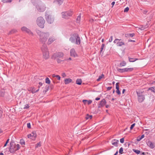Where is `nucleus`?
Returning a JSON list of instances; mask_svg holds the SVG:
<instances>
[{
    "label": "nucleus",
    "mask_w": 155,
    "mask_h": 155,
    "mask_svg": "<svg viewBox=\"0 0 155 155\" xmlns=\"http://www.w3.org/2000/svg\"><path fill=\"white\" fill-rule=\"evenodd\" d=\"M31 1L38 12H42L45 10L46 7L45 5L39 0H31Z\"/></svg>",
    "instance_id": "obj_1"
},
{
    "label": "nucleus",
    "mask_w": 155,
    "mask_h": 155,
    "mask_svg": "<svg viewBox=\"0 0 155 155\" xmlns=\"http://www.w3.org/2000/svg\"><path fill=\"white\" fill-rule=\"evenodd\" d=\"M36 32L39 36V40L41 42L45 43L47 41L49 36V32L41 31L39 30H37Z\"/></svg>",
    "instance_id": "obj_2"
},
{
    "label": "nucleus",
    "mask_w": 155,
    "mask_h": 155,
    "mask_svg": "<svg viewBox=\"0 0 155 155\" xmlns=\"http://www.w3.org/2000/svg\"><path fill=\"white\" fill-rule=\"evenodd\" d=\"M70 41L72 43L77 45H79L81 43L80 38L76 34L71 35L70 38Z\"/></svg>",
    "instance_id": "obj_3"
},
{
    "label": "nucleus",
    "mask_w": 155,
    "mask_h": 155,
    "mask_svg": "<svg viewBox=\"0 0 155 155\" xmlns=\"http://www.w3.org/2000/svg\"><path fill=\"white\" fill-rule=\"evenodd\" d=\"M41 50L43 58L45 59H48L49 58V53L47 46L46 45H43L41 48Z\"/></svg>",
    "instance_id": "obj_4"
},
{
    "label": "nucleus",
    "mask_w": 155,
    "mask_h": 155,
    "mask_svg": "<svg viewBox=\"0 0 155 155\" xmlns=\"http://www.w3.org/2000/svg\"><path fill=\"white\" fill-rule=\"evenodd\" d=\"M10 145L9 150L11 153L14 152L20 148V145L19 144L16 145L13 142H12L10 143Z\"/></svg>",
    "instance_id": "obj_5"
},
{
    "label": "nucleus",
    "mask_w": 155,
    "mask_h": 155,
    "mask_svg": "<svg viewBox=\"0 0 155 155\" xmlns=\"http://www.w3.org/2000/svg\"><path fill=\"white\" fill-rule=\"evenodd\" d=\"M36 22L37 25L40 28H43L44 27L45 21L42 17H38L37 19Z\"/></svg>",
    "instance_id": "obj_6"
},
{
    "label": "nucleus",
    "mask_w": 155,
    "mask_h": 155,
    "mask_svg": "<svg viewBox=\"0 0 155 155\" xmlns=\"http://www.w3.org/2000/svg\"><path fill=\"white\" fill-rule=\"evenodd\" d=\"M73 13V11L71 10H70L66 12H63L61 13V15L63 18L67 19L69 17L71 16Z\"/></svg>",
    "instance_id": "obj_7"
},
{
    "label": "nucleus",
    "mask_w": 155,
    "mask_h": 155,
    "mask_svg": "<svg viewBox=\"0 0 155 155\" xmlns=\"http://www.w3.org/2000/svg\"><path fill=\"white\" fill-rule=\"evenodd\" d=\"M45 17L46 20L48 23L51 24L54 22V18L51 15L46 13L45 15Z\"/></svg>",
    "instance_id": "obj_8"
},
{
    "label": "nucleus",
    "mask_w": 155,
    "mask_h": 155,
    "mask_svg": "<svg viewBox=\"0 0 155 155\" xmlns=\"http://www.w3.org/2000/svg\"><path fill=\"white\" fill-rule=\"evenodd\" d=\"M137 93L138 96V101L140 102H143L145 99L144 96L141 93L137 92Z\"/></svg>",
    "instance_id": "obj_9"
},
{
    "label": "nucleus",
    "mask_w": 155,
    "mask_h": 155,
    "mask_svg": "<svg viewBox=\"0 0 155 155\" xmlns=\"http://www.w3.org/2000/svg\"><path fill=\"white\" fill-rule=\"evenodd\" d=\"M114 43H116L118 46H121L124 45V43L120 39H116L114 41Z\"/></svg>",
    "instance_id": "obj_10"
},
{
    "label": "nucleus",
    "mask_w": 155,
    "mask_h": 155,
    "mask_svg": "<svg viewBox=\"0 0 155 155\" xmlns=\"http://www.w3.org/2000/svg\"><path fill=\"white\" fill-rule=\"evenodd\" d=\"M37 134L36 132L34 131L32 132L31 134L28 135V138L33 140H35Z\"/></svg>",
    "instance_id": "obj_11"
},
{
    "label": "nucleus",
    "mask_w": 155,
    "mask_h": 155,
    "mask_svg": "<svg viewBox=\"0 0 155 155\" xmlns=\"http://www.w3.org/2000/svg\"><path fill=\"white\" fill-rule=\"evenodd\" d=\"M21 30L22 31L26 32L30 35H33V33L31 31H30V30L25 27H22L21 28Z\"/></svg>",
    "instance_id": "obj_12"
},
{
    "label": "nucleus",
    "mask_w": 155,
    "mask_h": 155,
    "mask_svg": "<svg viewBox=\"0 0 155 155\" xmlns=\"http://www.w3.org/2000/svg\"><path fill=\"white\" fill-rule=\"evenodd\" d=\"M64 54L63 53L61 52H58L56 54H55L54 55L55 57H58L59 58H62L64 56Z\"/></svg>",
    "instance_id": "obj_13"
},
{
    "label": "nucleus",
    "mask_w": 155,
    "mask_h": 155,
    "mask_svg": "<svg viewBox=\"0 0 155 155\" xmlns=\"http://www.w3.org/2000/svg\"><path fill=\"white\" fill-rule=\"evenodd\" d=\"M55 40V38L53 36L50 37L48 39L47 43L48 44H50Z\"/></svg>",
    "instance_id": "obj_14"
},
{
    "label": "nucleus",
    "mask_w": 155,
    "mask_h": 155,
    "mask_svg": "<svg viewBox=\"0 0 155 155\" xmlns=\"http://www.w3.org/2000/svg\"><path fill=\"white\" fill-rule=\"evenodd\" d=\"M147 144L150 148H153L155 147V145L153 143L150 141H149L147 142Z\"/></svg>",
    "instance_id": "obj_15"
},
{
    "label": "nucleus",
    "mask_w": 155,
    "mask_h": 155,
    "mask_svg": "<svg viewBox=\"0 0 155 155\" xmlns=\"http://www.w3.org/2000/svg\"><path fill=\"white\" fill-rule=\"evenodd\" d=\"M71 55L72 56L76 57L77 56V54L74 49H72L70 51Z\"/></svg>",
    "instance_id": "obj_16"
},
{
    "label": "nucleus",
    "mask_w": 155,
    "mask_h": 155,
    "mask_svg": "<svg viewBox=\"0 0 155 155\" xmlns=\"http://www.w3.org/2000/svg\"><path fill=\"white\" fill-rule=\"evenodd\" d=\"M106 104V101L104 99L102 100L100 102L98 107H103Z\"/></svg>",
    "instance_id": "obj_17"
},
{
    "label": "nucleus",
    "mask_w": 155,
    "mask_h": 155,
    "mask_svg": "<svg viewBox=\"0 0 155 155\" xmlns=\"http://www.w3.org/2000/svg\"><path fill=\"white\" fill-rule=\"evenodd\" d=\"M119 142L118 140L116 139L113 140L111 141V143L112 145L115 147H117L118 146V143Z\"/></svg>",
    "instance_id": "obj_18"
},
{
    "label": "nucleus",
    "mask_w": 155,
    "mask_h": 155,
    "mask_svg": "<svg viewBox=\"0 0 155 155\" xmlns=\"http://www.w3.org/2000/svg\"><path fill=\"white\" fill-rule=\"evenodd\" d=\"M83 102L84 104H87L89 105L91 104L92 102V101L91 100H84L82 101Z\"/></svg>",
    "instance_id": "obj_19"
},
{
    "label": "nucleus",
    "mask_w": 155,
    "mask_h": 155,
    "mask_svg": "<svg viewBox=\"0 0 155 155\" xmlns=\"http://www.w3.org/2000/svg\"><path fill=\"white\" fill-rule=\"evenodd\" d=\"M119 83H117L116 84V89H117L116 91V92L118 94H120V91L119 90Z\"/></svg>",
    "instance_id": "obj_20"
},
{
    "label": "nucleus",
    "mask_w": 155,
    "mask_h": 155,
    "mask_svg": "<svg viewBox=\"0 0 155 155\" xmlns=\"http://www.w3.org/2000/svg\"><path fill=\"white\" fill-rule=\"evenodd\" d=\"M63 0H54V2L56 4L58 5H60L63 2Z\"/></svg>",
    "instance_id": "obj_21"
},
{
    "label": "nucleus",
    "mask_w": 155,
    "mask_h": 155,
    "mask_svg": "<svg viewBox=\"0 0 155 155\" xmlns=\"http://www.w3.org/2000/svg\"><path fill=\"white\" fill-rule=\"evenodd\" d=\"M65 84H68L72 81V80L70 78H68L65 79L64 80Z\"/></svg>",
    "instance_id": "obj_22"
},
{
    "label": "nucleus",
    "mask_w": 155,
    "mask_h": 155,
    "mask_svg": "<svg viewBox=\"0 0 155 155\" xmlns=\"http://www.w3.org/2000/svg\"><path fill=\"white\" fill-rule=\"evenodd\" d=\"M31 92L33 94H34L35 92H38L39 90V89H38L36 91L34 87H31Z\"/></svg>",
    "instance_id": "obj_23"
},
{
    "label": "nucleus",
    "mask_w": 155,
    "mask_h": 155,
    "mask_svg": "<svg viewBox=\"0 0 155 155\" xmlns=\"http://www.w3.org/2000/svg\"><path fill=\"white\" fill-rule=\"evenodd\" d=\"M126 71L127 72H129L132 71L134 68H126Z\"/></svg>",
    "instance_id": "obj_24"
},
{
    "label": "nucleus",
    "mask_w": 155,
    "mask_h": 155,
    "mask_svg": "<svg viewBox=\"0 0 155 155\" xmlns=\"http://www.w3.org/2000/svg\"><path fill=\"white\" fill-rule=\"evenodd\" d=\"M82 83L81 80L80 79H77L76 81V83L78 85H81Z\"/></svg>",
    "instance_id": "obj_25"
},
{
    "label": "nucleus",
    "mask_w": 155,
    "mask_h": 155,
    "mask_svg": "<svg viewBox=\"0 0 155 155\" xmlns=\"http://www.w3.org/2000/svg\"><path fill=\"white\" fill-rule=\"evenodd\" d=\"M81 18V15H79L77 18L76 19V22L77 23H79L80 22V20Z\"/></svg>",
    "instance_id": "obj_26"
},
{
    "label": "nucleus",
    "mask_w": 155,
    "mask_h": 155,
    "mask_svg": "<svg viewBox=\"0 0 155 155\" xmlns=\"http://www.w3.org/2000/svg\"><path fill=\"white\" fill-rule=\"evenodd\" d=\"M52 77L54 78H57V79L59 80H60L61 77L59 75H55V74H53L52 75Z\"/></svg>",
    "instance_id": "obj_27"
},
{
    "label": "nucleus",
    "mask_w": 155,
    "mask_h": 155,
    "mask_svg": "<svg viewBox=\"0 0 155 155\" xmlns=\"http://www.w3.org/2000/svg\"><path fill=\"white\" fill-rule=\"evenodd\" d=\"M129 61L130 62H133L135 61L136 60H137V58L134 59V58H129Z\"/></svg>",
    "instance_id": "obj_28"
},
{
    "label": "nucleus",
    "mask_w": 155,
    "mask_h": 155,
    "mask_svg": "<svg viewBox=\"0 0 155 155\" xmlns=\"http://www.w3.org/2000/svg\"><path fill=\"white\" fill-rule=\"evenodd\" d=\"M20 143L22 145H25V141L23 139H21L20 140Z\"/></svg>",
    "instance_id": "obj_29"
},
{
    "label": "nucleus",
    "mask_w": 155,
    "mask_h": 155,
    "mask_svg": "<svg viewBox=\"0 0 155 155\" xmlns=\"http://www.w3.org/2000/svg\"><path fill=\"white\" fill-rule=\"evenodd\" d=\"M104 77V75L103 74H102L101 76H99L97 80V81H100L101 79Z\"/></svg>",
    "instance_id": "obj_30"
},
{
    "label": "nucleus",
    "mask_w": 155,
    "mask_h": 155,
    "mask_svg": "<svg viewBox=\"0 0 155 155\" xmlns=\"http://www.w3.org/2000/svg\"><path fill=\"white\" fill-rule=\"evenodd\" d=\"M133 151L137 154H139L140 153V151L138 150H136L134 149H133Z\"/></svg>",
    "instance_id": "obj_31"
},
{
    "label": "nucleus",
    "mask_w": 155,
    "mask_h": 155,
    "mask_svg": "<svg viewBox=\"0 0 155 155\" xmlns=\"http://www.w3.org/2000/svg\"><path fill=\"white\" fill-rule=\"evenodd\" d=\"M45 83L48 84L50 83V81L48 78H47L45 79Z\"/></svg>",
    "instance_id": "obj_32"
},
{
    "label": "nucleus",
    "mask_w": 155,
    "mask_h": 155,
    "mask_svg": "<svg viewBox=\"0 0 155 155\" xmlns=\"http://www.w3.org/2000/svg\"><path fill=\"white\" fill-rule=\"evenodd\" d=\"M92 115H89L87 114L86 117L85 118L87 120L91 119L92 118Z\"/></svg>",
    "instance_id": "obj_33"
},
{
    "label": "nucleus",
    "mask_w": 155,
    "mask_h": 155,
    "mask_svg": "<svg viewBox=\"0 0 155 155\" xmlns=\"http://www.w3.org/2000/svg\"><path fill=\"white\" fill-rule=\"evenodd\" d=\"M144 137V135H142L140 137H139L138 138L137 140V141H140Z\"/></svg>",
    "instance_id": "obj_34"
},
{
    "label": "nucleus",
    "mask_w": 155,
    "mask_h": 155,
    "mask_svg": "<svg viewBox=\"0 0 155 155\" xmlns=\"http://www.w3.org/2000/svg\"><path fill=\"white\" fill-rule=\"evenodd\" d=\"M118 71L119 72H126L125 68H123V69H118Z\"/></svg>",
    "instance_id": "obj_35"
},
{
    "label": "nucleus",
    "mask_w": 155,
    "mask_h": 155,
    "mask_svg": "<svg viewBox=\"0 0 155 155\" xmlns=\"http://www.w3.org/2000/svg\"><path fill=\"white\" fill-rule=\"evenodd\" d=\"M126 63L125 61H123L122 62L120 63V65L121 66H125L126 65Z\"/></svg>",
    "instance_id": "obj_36"
},
{
    "label": "nucleus",
    "mask_w": 155,
    "mask_h": 155,
    "mask_svg": "<svg viewBox=\"0 0 155 155\" xmlns=\"http://www.w3.org/2000/svg\"><path fill=\"white\" fill-rule=\"evenodd\" d=\"M149 90H151L153 92H155V87H152L149 88Z\"/></svg>",
    "instance_id": "obj_37"
},
{
    "label": "nucleus",
    "mask_w": 155,
    "mask_h": 155,
    "mask_svg": "<svg viewBox=\"0 0 155 155\" xmlns=\"http://www.w3.org/2000/svg\"><path fill=\"white\" fill-rule=\"evenodd\" d=\"M134 34H129L125 35V36L127 37V36H129L131 37H133L134 36Z\"/></svg>",
    "instance_id": "obj_38"
},
{
    "label": "nucleus",
    "mask_w": 155,
    "mask_h": 155,
    "mask_svg": "<svg viewBox=\"0 0 155 155\" xmlns=\"http://www.w3.org/2000/svg\"><path fill=\"white\" fill-rule=\"evenodd\" d=\"M41 146V143H40V142H39V143H38L35 145V148H37L38 147H39Z\"/></svg>",
    "instance_id": "obj_39"
},
{
    "label": "nucleus",
    "mask_w": 155,
    "mask_h": 155,
    "mask_svg": "<svg viewBox=\"0 0 155 155\" xmlns=\"http://www.w3.org/2000/svg\"><path fill=\"white\" fill-rule=\"evenodd\" d=\"M4 93L3 91H2L0 90V96H3L4 95Z\"/></svg>",
    "instance_id": "obj_40"
},
{
    "label": "nucleus",
    "mask_w": 155,
    "mask_h": 155,
    "mask_svg": "<svg viewBox=\"0 0 155 155\" xmlns=\"http://www.w3.org/2000/svg\"><path fill=\"white\" fill-rule=\"evenodd\" d=\"M123 148L122 147H121L119 150V153L120 154H122L123 153Z\"/></svg>",
    "instance_id": "obj_41"
},
{
    "label": "nucleus",
    "mask_w": 155,
    "mask_h": 155,
    "mask_svg": "<svg viewBox=\"0 0 155 155\" xmlns=\"http://www.w3.org/2000/svg\"><path fill=\"white\" fill-rule=\"evenodd\" d=\"M57 61L58 63H60L61 62L63 61L64 60H62L59 59V58H58L57 59Z\"/></svg>",
    "instance_id": "obj_42"
},
{
    "label": "nucleus",
    "mask_w": 155,
    "mask_h": 155,
    "mask_svg": "<svg viewBox=\"0 0 155 155\" xmlns=\"http://www.w3.org/2000/svg\"><path fill=\"white\" fill-rule=\"evenodd\" d=\"M3 2L4 3L10 2H11L10 0H3Z\"/></svg>",
    "instance_id": "obj_43"
},
{
    "label": "nucleus",
    "mask_w": 155,
    "mask_h": 155,
    "mask_svg": "<svg viewBox=\"0 0 155 155\" xmlns=\"http://www.w3.org/2000/svg\"><path fill=\"white\" fill-rule=\"evenodd\" d=\"M145 28H145V27H144L143 26H142L139 28V29L141 30H144Z\"/></svg>",
    "instance_id": "obj_44"
},
{
    "label": "nucleus",
    "mask_w": 155,
    "mask_h": 155,
    "mask_svg": "<svg viewBox=\"0 0 155 155\" xmlns=\"http://www.w3.org/2000/svg\"><path fill=\"white\" fill-rule=\"evenodd\" d=\"M129 10V8L128 7H127L125 8L124 10V12H127Z\"/></svg>",
    "instance_id": "obj_45"
},
{
    "label": "nucleus",
    "mask_w": 155,
    "mask_h": 155,
    "mask_svg": "<svg viewBox=\"0 0 155 155\" xmlns=\"http://www.w3.org/2000/svg\"><path fill=\"white\" fill-rule=\"evenodd\" d=\"M104 44H103L102 45V46L101 47V52H102L104 47Z\"/></svg>",
    "instance_id": "obj_46"
},
{
    "label": "nucleus",
    "mask_w": 155,
    "mask_h": 155,
    "mask_svg": "<svg viewBox=\"0 0 155 155\" xmlns=\"http://www.w3.org/2000/svg\"><path fill=\"white\" fill-rule=\"evenodd\" d=\"M29 107V106L28 104H26L25 105V106L24 107V109H28Z\"/></svg>",
    "instance_id": "obj_47"
},
{
    "label": "nucleus",
    "mask_w": 155,
    "mask_h": 155,
    "mask_svg": "<svg viewBox=\"0 0 155 155\" xmlns=\"http://www.w3.org/2000/svg\"><path fill=\"white\" fill-rule=\"evenodd\" d=\"M120 142L121 143H123L124 142V138H121L120 140Z\"/></svg>",
    "instance_id": "obj_48"
},
{
    "label": "nucleus",
    "mask_w": 155,
    "mask_h": 155,
    "mask_svg": "<svg viewBox=\"0 0 155 155\" xmlns=\"http://www.w3.org/2000/svg\"><path fill=\"white\" fill-rule=\"evenodd\" d=\"M112 40H113V36H111L110 38L109 39V42H112Z\"/></svg>",
    "instance_id": "obj_49"
},
{
    "label": "nucleus",
    "mask_w": 155,
    "mask_h": 155,
    "mask_svg": "<svg viewBox=\"0 0 155 155\" xmlns=\"http://www.w3.org/2000/svg\"><path fill=\"white\" fill-rule=\"evenodd\" d=\"M61 75L64 78L65 77L66 75L65 73H62Z\"/></svg>",
    "instance_id": "obj_50"
},
{
    "label": "nucleus",
    "mask_w": 155,
    "mask_h": 155,
    "mask_svg": "<svg viewBox=\"0 0 155 155\" xmlns=\"http://www.w3.org/2000/svg\"><path fill=\"white\" fill-rule=\"evenodd\" d=\"M135 125V124H132L131 126L130 127V130H132L133 128V127H134Z\"/></svg>",
    "instance_id": "obj_51"
},
{
    "label": "nucleus",
    "mask_w": 155,
    "mask_h": 155,
    "mask_svg": "<svg viewBox=\"0 0 155 155\" xmlns=\"http://www.w3.org/2000/svg\"><path fill=\"white\" fill-rule=\"evenodd\" d=\"M27 126L28 128H31V124L30 123H28L27 124Z\"/></svg>",
    "instance_id": "obj_52"
},
{
    "label": "nucleus",
    "mask_w": 155,
    "mask_h": 155,
    "mask_svg": "<svg viewBox=\"0 0 155 155\" xmlns=\"http://www.w3.org/2000/svg\"><path fill=\"white\" fill-rule=\"evenodd\" d=\"M2 111L1 110H0V117H1L2 115Z\"/></svg>",
    "instance_id": "obj_53"
},
{
    "label": "nucleus",
    "mask_w": 155,
    "mask_h": 155,
    "mask_svg": "<svg viewBox=\"0 0 155 155\" xmlns=\"http://www.w3.org/2000/svg\"><path fill=\"white\" fill-rule=\"evenodd\" d=\"M112 88V87H107V90H108V91H109V90H111V89Z\"/></svg>",
    "instance_id": "obj_54"
},
{
    "label": "nucleus",
    "mask_w": 155,
    "mask_h": 155,
    "mask_svg": "<svg viewBox=\"0 0 155 155\" xmlns=\"http://www.w3.org/2000/svg\"><path fill=\"white\" fill-rule=\"evenodd\" d=\"M115 2H113L112 3H111V5H112V6H113L115 4ZM113 7V6H112V7Z\"/></svg>",
    "instance_id": "obj_55"
},
{
    "label": "nucleus",
    "mask_w": 155,
    "mask_h": 155,
    "mask_svg": "<svg viewBox=\"0 0 155 155\" xmlns=\"http://www.w3.org/2000/svg\"><path fill=\"white\" fill-rule=\"evenodd\" d=\"M100 99V98L99 97H97L95 99V100L97 101L99 100Z\"/></svg>",
    "instance_id": "obj_56"
},
{
    "label": "nucleus",
    "mask_w": 155,
    "mask_h": 155,
    "mask_svg": "<svg viewBox=\"0 0 155 155\" xmlns=\"http://www.w3.org/2000/svg\"><path fill=\"white\" fill-rule=\"evenodd\" d=\"M125 91V89H123L122 91V93L124 94Z\"/></svg>",
    "instance_id": "obj_57"
},
{
    "label": "nucleus",
    "mask_w": 155,
    "mask_h": 155,
    "mask_svg": "<svg viewBox=\"0 0 155 155\" xmlns=\"http://www.w3.org/2000/svg\"><path fill=\"white\" fill-rule=\"evenodd\" d=\"M39 84L40 85V86H41L42 85V83L41 82H39Z\"/></svg>",
    "instance_id": "obj_58"
},
{
    "label": "nucleus",
    "mask_w": 155,
    "mask_h": 155,
    "mask_svg": "<svg viewBox=\"0 0 155 155\" xmlns=\"http://www.w3.org/2000/svg\"><path fill=\"white\" fill-rule=\"evenodd\" d=\"M9 139H8L7 140V141H6V143H8V142H9Z\"/></svg>",
    "instance_id": "obj_59"
},
{
    "label": "nucleus",
    "mask_w": 155,
    "mask_h": 155,
    "mask_svg": "<svg viewBox=\"0 0 155 155\" xmlns=\"http://www.w3.org/2000/svg\"><path fill=\"white\" fill-rule=\"evenodd\" d=\"M109 107V105H106V107L107 108H108Z\"/></svg>",
    "instance_id": "obj_60"
},
{
    "label": "nucleus",
    "mask_w": 155,
    "mask_h": 155,
    "mask_svg": "<svg viewBox=\"0 0 155 155\" xmlns=\"http://www.w3.org/2000/svg\"><path fill=\"white\" fill-rule=\"evenodd\" d=\"M118 153V151H117L114 155H117Z\"/></svg>",
    "instance_id": "obj_61"
},
{
    "label": "nucleus",
    "mask_w": 155,
    "mask_h": 155,
    "mask_svg": "<svg viewBox=\"0 0 155 155\" xmlns=\"http://www.w3.org/2000/svg\"><path fill=\"white\" fill-rule=\"evenodd\" d=\"M7 143H6L4 145V147H5L7 145Z\"/></svg>",
    "instance_id": "obj_62"
},
{
    "label": "nucleus",
    "mask_w": 155,
    "mask_h": 155,
    "mask_svg": "<svg viewBox=\"0 0 155 155\" xmlns=\"http://www.w3.org/2000/svg\"><path fill=\"white\" fill-rule=\"evenodd\" d=\"M130 41H133V42H135V41H134V40H132Z\"/></svg>",
    "instance_id": "obj_63"
},
{
    "label": "nucleus",
    "mask_w": 155,
    "mask_h": 155,
    "mask_svg": "<svg viewBox=\"0 0 155 155\" xmlns=\"http://www.w3.org/2000/svg\"><path fill=\"white\" fill-rule=\"evenodd\" d=\"M3 153H0V155H3Z\"/></svg>",
    "instance_id": "obj_64"
}]
</instances>
